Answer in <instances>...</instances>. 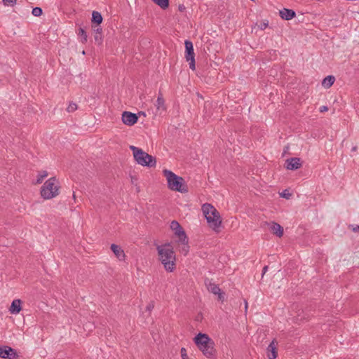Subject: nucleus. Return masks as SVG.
I'll use <instances>...</instances> for the list:
<instances>
[{
    "instance_id": "nucleus-36",
    "label": "nucleus",
    "mask_w": 359,
    "mask_h": 359,
    "mask_svg": "<svg viewBox=\"0 0 359 359\" xmlns=\"http://www.w3.org/2000/svg\"><path fill=\"white\" fill-rule=\"evenodd\" d=\"M352 230L354 232H359V226L356 225L355 226L353 227Z\"/></svg>"
},
{
    "instance_id": "nucleus-17",
    "label": "nucleus",
    "mask_w": 359,
    "mask_h": 359,
    "mask_svg": "<svg viewBox=\"0 0 359 359\" xmlns=\"http://www.w3.org/2000/svg\"><path fill=\"white\" fill-rule=\"evenodd\" d=\"M275 343H276V340L273 339L270 343V344L269 345V346L267 348V351H268L267 356H268L269 359H276L278 355L277 348L275 345Z\"/></svg>"
},
{
    "instance_id": "nucleus-3",
    "label": "nucleus",
    "mask_w": 359,
    "mask_h": 359,
    "mask_svg": "<svg viewBox=\"0 0 359 359\" xmlns=\"http://www.w3.org/2000/svg\"><path fill=\"white\" fill-rule=\"evenodd\" d=\"M202 211L209 227L218 232L222 225V218L219 211L210 203L203 204Z\"/></svg>"
},
{
    "instance_id": "nucleus-32",
    "label": "nucleus",
    "mask_w": 359,
    "mask_h": 359,
    "mask_svg": "<svg viewBox=\"0 0 359 359\" xmlns=\"http://www.w3.org/2000/svg\"><path fill=\"white\" fill-rule=\"evenodd\" d=\"M154 307V302H151L147 306V310L150 311H151Z\"/></svg>"
},
{
    "instance_id": "nucleus-29",
    "label": "nucleus",
    "mask_w": 359,
    "mask_h": 359,
    "mask_svg": "<svg viewBox=\"0 0 359 359\" xmlns=\"http://www.w3.org/2000/svg\"><path fill=\"white\" fill-rule=\"evenodd\" d=\"M94 38H95V42L97 43V44L100 45L102 43V35L95 34Z\"/></svg>"
},
{
    "instance_id": "nucleus-34",
    "label": "nucleus",
    "mask_w": 359,
    "mask_h": 359,
    "mask_svg": "<svg viewBox=\"0 0 359 359\" xmlns=\"http://www.w3.org/2000/svg\"><path fill=\"white\" fill-rule=\"evenodd\" d=\"M268 27V23L267 22H263L260 25V28L262 29H264L265 28H266Z\"/></svg>"
},
{
    "instance_id": "nucleus-30",
    "label": "nucleus",
    "mask_w": 359,
    "mask_h": 359,
    "mask_svg": "<svg viewBox=\"0 0 359 359\" xmlns=\"http://www.w3.org/2000/svg\"><path fill=\"white\" fill-rule=\"evenodd\" d=\"M181 356L182 359H188L187 355V350L185 348H182L181 351Z\"/></svg>"
},
{
    "instance_id": "nucleus-12",
    "label": "nucleus",
    "mask_w": 359,
    "mask_h": 359,
    "mask_svg": "<svg viewBox=\"0 0 359 359\" xmlns=\"http://www.w3.org/2000/svg\"><path fill=\"white\" fill-rule=\"evenodd\" d=\"M302 167L301 159L297 157L290 158L286 160V168L295 170Z\"/></svg>"
},
{
    "instance_id": "nucleus-13",
    "label": "nucleus",
    "mask_w": 359,
    "mask_h": 359,
    "mask_svg": "<svg viewBox=\"0 0 359 359\" xmlns=\"http://www.w3.org/2000/svg\"><path fill=\"white\" fill-rule=\"evenodd\" d=\"M266 224L269 226L270 230L274 235L278 237L283 236V228L279 224L272 222L270 223L266 222Z\"/></svg>"
},
{
    "instance_id": "nucleus-38",
    "label": "nucleus",
    "mask_w": 359,
    "mask_h": 359,
    "mask_svg": "<svg viewBox=\"0 0 359 359\" xmlns=\"http://www.w3.org/2000/svg\"><path fill=\"white\" fill-rule=\"evenodd\" d=\"M245 310H247V309H248V302H247V301H246V300L245 301Z\"/></svg>"
},
{
    "instance_id": "nucleus-5",
    "label": "nucleus",
    "mask_w": 359,
    "mask_h": 359,
    "mask_svg": "<svg viewBox=\"0 0 359 359\" xmlns=\"http://www.w3.org/2000/svg\"><path fill=\"white\" fill-rule=\"evenodd\" d=\"M60 186L57 180L53 177L45 182L41 188V196L43 199H51L59 194Z\"/></svg>"
},
{
    "instance_id": "nucleus-28",
    "label": "nucleus",
    "mask_w": 359,
    "mask_h": 359,
    "mask_svg": "<svg viewBox=\"0 0 359 359\" xmlns=\"http://www.w3.org/2000/svg\"><path fill=\"white\" fill-rule=\"evenodd\" d=\"M4 4L7 6H14L16 4L17 0H2Z\"/></svg>"
},
{
    "instance_id": "nucleus-16",
    "label": "nucleus",
    "mask_w": 359,
    "mask_h": 359,
    "mask_svg": "<svg viewBox=\"0 0 359 359\" xmlns=\"http://www.w3.org/2000/svg\"><path fill=\"white\" fill-rule=\"evenodd\" d=\"M111 251L114 252L115 256L119 259V260H123L125 259V253L124 251L122 250V248L116 245V244H111L110 247Z\"/></svg>"
},
{
    "instance_id": "nucleus-19",
    "label": "nucleus",
    "mask_w": 359,
    "mask_h": 359,
    "mask_svg": "<svg viewBox=\"0 0 359 359\" xmlns=\"http://www.w3.org/2000/svg\"><path fill=\"white\" fill-rule=\"evenodd\" d=\"M334 81H335L334 76L332 75H329V76H326L323 80L322 85L325 88H329L330 87H331L333 85Z\"/></svg>"
},
{
    "instance_id": "nucleus-23",
    "label": "nucleus",
    "mask_w": 359,
    "mask_h": 359,
    "mask_svg": "<svg viewBox=\"0 0 359 359\" xmlns=\"http://www.w3.org/2000/svg\"><path fill=\"white\" fill-rule=\"evenodd\" d=\"M48 176V172L46 170L41 171L37 176L36 184H41L43 179Z\"/></svg>"
},
{
    "instance_id": "nucleus-2",
    "label": "nucleus",
    "mask_w": 359,
    "mask_h": 359,
    "mask_svg": "<svg viewBox=\"0 0 359 359\" xmlns=\"http://www.w3.org/2000/svg\"><path fill=\"white\" fill-rule=\"evenodd\" d=\"M194 341L205 356L208 358L215 357V342L207 334L198 333L194 338Z\"/></svg>"
},
{
    "instance_id": "nucleus-4",
    "label": "nucleus",
    "mask_w": 359,
    "mask_h": 359,
    "mask_svg": "<svg viewBox=\"0 0 359 359\" xmlns=\"http://www.w3.org/2000/svg\"><path fill=\"white\" fill-rule=\"evenodd\" d=\"M163 173L166 177L168 187L170 190L182 194L189 191L188 187L183 177L175 175L173 172L167 169L163 170Z\"/></svg>"
},
{
    "instance_id": "nucleus-27",
    "label": "nucleus",
    "mask_w": 359,
    "mask_h": 359,
    "mask_svg": "<svg viewBox=\"0 0 359 359\" xmlns=\"http://www.w3.org/2000/svg\"><path fill=\"white\" fill-rule=\"evenodd\" d=\"M92 29H93V31L95 34L102 35V27L100 25H93L92 26Z\"/></svg>"
},
{
    "instance_id": "nucleus-37",
    "label": "nucleus",
    "mask_w": 359,
    "mask_h": 359,
    "mask_svg": "<svg viewBox=\"0 0 359 359\" xmlns=\"http://www.w3.org/2000/svg\"><path fill=\"white\" fill-rule=\"evenodd\" d=\"M356 150H357V147L356 146L353 147L352 148V149H351L352 151H355Z\"/></svg>"
},
{
    "instance_id": "nucleus-39",
    "label": "nucleus",
    "mask_w": 359,
    "mask_h": 359,
    "mask_svg": "<svg viewBox=\"0 0 359 359\" xmlns=\"http://www.w3.org/2000/svg\"><path fill=\"white\" fill-rule=\"evenodd\" d=\"M182 9H184V7H182V6H179V10L182 11Z\"/></svg>"
},
{
    "instance_id": "nucleus-40",
    "label": "nucleus",
    "mask_w": 359,
    "mask_h": 359,
    "mask_svg": "<svg viewBox=\"0 0 359 359\" xmlns=\"http://www.w3.org/2000/svg\"><path fill=\"white\" fill-rule=\"evenodd\" d=\"M182 9H184V7H182V6H179V10L182 11Z\"/></svg>"
},
{
    "instance_id": "nucleus-20",
    "label": "nucleus",
    "mask_w": 359,
    "mask_h": 359,
    "mask_svg": "<svg viewBox=\"0 0 359 359\" xmlns=\"http://www.w3.org/2000/svg\"><path fill=\"white\" fill-rule=\"evenodd\" d=\"M178 243H181L182 246L181 247L180 251L184 253L185 255L187 254V252L189 250V238H187V241L183 242L181 239L178 238Z\"/></svg>"
},
{
    "instance_id": "nucleus-25",
    "label": "nucleus",
    "mask_w": 359,
    "mask_h": 359,
    "mask_svg": "<svg viewBox=\"0 0 359 359\" xmlns=\"http://www.w3.org/2000/svg\"><path fill=\"white\" fill-rule=\"evenodd\" d=\"M42 9L40 7H35L32 9V13L34 16L39 17L42 15Z\"/></svg>"
},
{
    "instance_id": "nucleus-15",
    "label": "nucleus",
    "mask_w": 359,
    "mask_h": 359,
    "mask_svg": "<svg viewBox=\"0 0 359 359\" xmlns=\"http://www.w3.org/2000/svg\"><path fill=\"white\" fill-rule=\"evenodd\" d=\"M22 301L19 299H14L9 308V311L12 314H18L22 310L21 307Z\"/></svg>"
},
{
    "instance_id": "nucleus-10",
    "label": "nucleus",
    "mask_w": 359,
    "mask_h": 359,
    "mask_svg": "<svg viewBox=\"0 0 359 359\" xmlns=\"http://www.w3.org/2000/svg\"><path fill=\"white\" fill-rule=\"evenodd\" d=\"M170 227L174 232L175 235L178 237V238L181 239L183 242L187 241V236L186 232L177 221H172Z\"/></svg>"
},
{
    "instance_id": "nucleus-8",
    "label": "nucleus",
    "mask_w": 359,
    "mask_h": 359,
    "mask_svg": "<svg viewBox=\"0 0 359 359\" xmlns=\"http://www.w3.org/2000/svg\"><path fill=\"white\" fill-rule=\"evenodd\" d=\"M205 285L208 289V290L217 295V300L223 302L225 299V293L221 291L219 285L212 282V280L206 278L205 280Z\"/></svg>"
},
{
    "instance_id": "nucleus-31",
    "label": "nucleus",
    "mask_w": 359,
    "mask_h": 359,
    "mask_svg": "<svg viewBox=\"0 0 359 359\" xmlns=\"http://www.w3.org/2000/svg\"><path fill=\"white\" fill-rule=\"evenodd\" d=\"M280 196L286 199H289L291 196V194L287 193V190H285L280 194Z\"/></svg>"
},
{
    "instance_id": "nucleus-1",
    "label": "nucleus",
    "mask_w": 359,
    "mask_h": 359,
    "mask_svg": "<svg viewBox=\"0 0 359 359\" xmlns=\"http://www.w3.org/2000/svg\"><path fill=\"white\" fill-rule=\"evenodd\" d=\"M158 253L165 269L172 272L175 269V254L170 243L157 246Z\"/></svg>"
},
{
    "instance_id": "nucleus-26",
    "label": "nucleus",
    "mask_w": 359,
    "mask_h": 359,
    "mask_svg": "<svg viewBox=\"0 0 359 359\" xmlns=\"http://www.w3.org/2000/svg\"><path fill=\"white\" fill-rule=\"evenodd\" d=\"M77 109V104L74 102H69L67 108V111L68 112H74Z\"/></svg>"
},
{
    "instance_id": "nucleus-9",
    "label": "nucleus",
    "mask_w": 359,
    "mask_h": 359,
    "mask_svg": "<svg viewBox=\"0 0 359 359\" xmlns=\"http://www.w3.org/2000/svg\"><path fill=\"white\" fill-rule=\"evenodd\" d=\"M0 358L4 359H18L19 355L14 348L8 346H1Z\"/></svg>"
},
{
    "instance_id": "nucleus-22",
    "label": "nucleus",
    "mask_w": 359,
    "mask_h": 359,
    "mask_svg": "<svg viewBox=\"0 0 359 359\" xmlns=\"http://www.w3.org/2000/svg\"><path fill=\"white\" fill-rule=\"evenodd\" d=\"M156 4L162 9H166L169 6V0H152Z\"/></svg>"
},
{
    "instance_id": "nucleus-33",
    "label": "nucleus",
    "mask_w": 359,
    "mask_h": 359,
    "mask_svg": "<svg viewBox=\"0 0 359 359\" xmlns=\"http://www.w3.org/2000/svg\"><path fill=\"white\" fill-rule=\"evenodd\" d=\"M328 110V107L327 106H322L320 107V112H325Z\"/></svg>"
},
{
    "instance_id": "nucleus-11",
    "label": "nucleus",
    "mask_w": 359,
    "mask_h": 359,
    "mask_svg": "<svg viewBox=\"0 0 359 359\" xmlns=\"http://www.w3.org/2000/svg\"><path fill=\"white\" fill-rule=\"evenodd\" d=\"M121 119L124 124L132 126L137 122L138 116L136 114L130 111H123Z\"/></svg>"
},
{
    "instance_id": "nucleus-7",
    "label": "nucleus",
    "mask_w": 359,
    "mask_h": 359,
    "mask_svg": "<svg viewBox=\"0 0 359 359\" xmlns=\"http://www.w3.org/2000/svg\"><path fill=\"white\" fill-rule=\"evenodd\" d=\"M185 45V58L189 62V68L192 70L196 69L195 54L194 51V46L191 41L186 40Z\"/></svg>"
},
{
    "instance_id": "nucleus-6",
    "label": "nucleus",
    "mask_w": 359,
    "mask_h": 359,
    "mask_svg": "<svg viewBox=\"0 0 359 359\" xmlns=\"http://www.w3.org/2000/svg\"><path fill=\"white\" fill-rule=\"evenodd\" d=\"M130 149L133 151L134 158L139 165L150 168L156 166V161L155 157L148 154L142 149L133 145L130 146Z\"/></svg>"
},
{
    "instance_id": "nucleus-14",
    "label": "nucleus",
    "mask_w": 359,
    "mask_h": 359,
    "mask_svg": "<svg viewBox=\"0 0 359 359\" xmlns=\"http://www.w3.org/2000/svg\"><path fill=\"white\" fill-rule=\"evenodd\" d=\"M280 18L285 20H290L296 16L294 11L288 8H283L279 11Z\"/></svg>"
},
{
    "instance_id": "nucleus-35",
    "label": "nucleus",
    "mask_w": 359,
    "mask_h": 359,
    "mask_svg": "<svg viewBox=\"0 0 359 359\" xmlns=\"http://www.w3.org/2000/svg\"><path fill=\"white\" fill-rule=\"evenodd\" d=\"M269 267L268 266H264L263 269H262V276L265 274V273L267 271Z\"/></svg>"
},
{
    "instance_id": "nucleus-21",
    "label": "nucleus",
    "mask_w": 359,
    "mask_h": 359,
    "mask_svg": "<svg viewBox=\"0 0 359 359\" xmlns=\"http://www.w3.org/2000/svg\"><path fill=\"white\" fill-rule=\"evenodd\" d=\"M78 35L81 38V41L83 43H85L87 42L88 36H87L86 32L85 31V29L83 28L80 27L79 29Z\"/></svg>"
},
{
    "instance_id": "nucleus-24",
    "label": "nucleus",
    "mask_w": 359,
    "mask_h": 359,
    "mask_svg": "<svg viewBox=\"0 0 359 359\" xmlns=\"http://www.w3.org/2000/svg\"><path fill=\"white\" fill-rule=\"evenodd\" d=\"M156 106L158 109H160L161 107H163L164 106V99L162 97V95L160 94L158 96L157 100H156Z\"/></svg>"
},
{
    "instance_id": "nucleus-18",
    "label": "nucleus",
    "mask_w": 359,
    "mask_h": 359,
    "mask_svg": "<svg viewBox=\"0 0 359 359\" xmlns=\"http://www.w3.org/2000/svg\"><path fill=\"white\" fill-rule=\"evenodd\" d=\"M103 18L101 13L98 11H93L91 22L93 24L100 25L102 22Z\"/></svg>"
}]
</instances>
